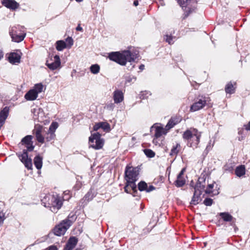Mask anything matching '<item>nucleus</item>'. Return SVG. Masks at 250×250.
<instances>
[{"mask_svg": "<svg viewBox=\"0 0 250 250\" xmlns=\"http://www.w3.org/2000/svg\"><path fill=\"white\" fill-rule=\"evenodd\" d=\"M138 53L136 51L132 52L129 50H125L122 53L112 52L109 55V58L121 65H125L127 62L134 61L138 58Z\"/></svg>", "mask_w": 250, "mask_h": 250, "instance_id": "1", "label": "nucleus"}, {"mask_svg": "<svg viewBox=\"0 0 250 250\" xmlns=\"http://www.w3.org/2000/svg\"><path fill=\"white\" fill-rule=\"evenodd\" d=\"M201 133L196 129L186 130L183 134L184 139L188 141V145L193 148H196L200 142Z\"/></svg>", "mask_w": 250, "mask_h": 250, "instance_id": "2", "label": "nucleus"}, {"mask_svg": "<svg viewBox=\"0 0 250 250\" xmlns=\"http://www.w3.org/2000/svg\"><path fill=\"white\" fill-rule=\"evenodd\" d=\"M138 170L136 168L127 167L125 171V179L127 183L134 192L136 191L135 182L138 180Z\"/></svg>", "mask_w": 250, "mask_h": 250, "instance_id": "3", "label": "nucleus"}, {"mask_svg": "<svg viewBox=\"0 0 250 250\" xmlns=\"http://www.w3.org/2000/svg\"><path fill=\"white\" fill-rule=\"evenodd\" d=\"M76 219L75 215L68 216V219L63 220L59 225L54 229V233L57 236H61L64 234L66 230L72 225L73 221Z\"/></svg>", "mask_w": 250, "mask_h": 250, "instance_id": "4", "label": "nucleus"}, {"mask_svg": "<svg viewBox=\"0 0 250 250\" xmlns=\"http://www.w3.org/2000/svg\"><path fill=\"white\" fill-rule=\"evenodd\" d=\"M200 178L199 179L198 182L196 184L194 188V193L191 201L190 204L193 205L198 204L201 200L203 196H201L202 192L204 190L205 186L201 184Z\"/></svg>", "mask_w": 250, "mask_h": 250, "instance_id": "5", "label": "nucleus"}, {"mask_svg": "<svg viewBox=\"0 0 250 250\" xmlns=\"http://www.w3.org/2000/svg\"><path fill=\"white\" fill-rule=\"evenodd\" d=\"M90 147L95 149H101L104 145V141L101 138V134L99 133L92 134L89 138Z\"/></svg>", "mask_w": 250, "mask_h": 250, "instance_id": "6", "label": "nucleus"}, {"mask_svg": "<svg viewBox=\"0 0 250 250\" xmlns=\"http://www.w3.org/2000/svg\"><path fill=\"white\" fill-rule=\"evenodd\" d=\"M209 101L210 99L209 97H201L200 98H198L190 106V110L192 112L199 110L208 104Z\"/></svg>", "mask_w": 250, "mask_h": 250, "instance_id": "7", "label": "nucleus"}, {"mask_svg": "<svg viewBox=\"0 0 250 250\" xmlns=\"http://www.w3.org/2000/svg\"><path fill=\"white\" fill-rule=\"evenodd\" d=\"M61 64V60L58 55L50 56L46 62V65L52 70L59 68Z\"/></svg>", "mask_w": 250, "mask_h": 250, "instance_id": "8", "label": "nucleus"}, {"mask_svg": "<svg viewBox=\"0 0 250 250\" xmlns=\"http://www.w3.org/2000/svg\"><path fill=\"white\" fill-rule=\"evenodd\" d=\"M51 203H48V205H44L45 207H50L52 212H57L62 207V202L60 197L58 196H53L51 197Z\"/></svg>", "mask_w": 250, "mask_h": 250, "instance_id": "9", "label": "nucleus"}, {"mask_svg": "<svg viewBox=\"0 0 250 250\" xmlns=\"http://www.w3.org/2000/svg\"><path fill=\"white\" fill-rule=\"evenodd\" d=\"M150 131L154 132V137L158 138L163 135H166L167 133L166 128L164 127L161 125L154 124L150 128Z\"/></svg>", "mask_w": 250, "mask_h": 250, "instance_id": "10", "label": "nucleus"}, {"mask_svg": "<svg viewBox=\"0 0 250 250\" xmlns=\"http://www.w3.org/2000/svg\"><path fill=\"white\" fill-rule=\"evenodd\" d=\"M9 33L12 41L17 42H19L22 41L25 37V35L20 34L17 30V27L16 26H14L11 28L9 31Z\"/></svg>", "mask_w": 250, "mask_h": 250, "instance_id": "11", "label": "nucleus"}, {"mask_svg": "<svg viewBox=\"0 0 250 250\" xmlns=\"http://www.w3.org/2000/svg\"><path fill=\"white\" fill-rule=\"evenodd\" d=\"M19 157L21 161L24 164V166L28 169H31L32 167L31 159L28 158L27 150H24L21 155H19Z\"/></svg>", "mask_w": 250, "mask_h": 250, "instance_id": "12", "label": "nucleus"}, {"mask_svg": "<svg viewBox=\"0 0 250 250\" xmlns=\"http://www.w3.org/2000/svg\"><path fill=\"white\" fill-rule=\"evenodd\" d=\"M34 132L37 141L40 143H43L44 142V138L42 134H44L45 131L43 128V127L40 125L36 126Z\"/></svg>", "mask_w": 250, "mask_h": 250, "instance_id": "13", "label": "nucleus"}, {"mask_svg": "<svg viewBox=\"0 0 250 250\" xmlns=\"http://www.w3.org/2000/svg\"><path fill=\"white\" fill-rule=\"evenodd\" d=\"M21 52L11 53L8 57L9 62L12 64L20 63L21 58Z\"/></svg>", "mask_w": 250, "mask_h": 250, "instance_id": "14", "label": "nucleus"}, {"mask_svg": "<svg viewBox=\"0 0 250 250\" xmlns=\"http://www.w3.org/2000/svg\"><path fill=\"white\" fill-rule=\"evenodd\" d=\"M32 139V136L31 135H27L24 137L21 140L22 144L25 145L27 150L30 151L33 150L34 148V146L31 143Z\"/></svg>", "mask_w": 250, "mask_h": 250, "instance_id": "15", "label": "nucleus"}, {"mask_svg": "<svg viewBox=\"0 0 250 250\" xmlns=\"http://www.w3.org/2000/svg\"><path fill=\"white\" fill-rule=\"evenodd\" d=\"M185 171V169L183 168L177 176V180L175 181V186L177 187H182L185 184L186 181L183 178Z\"/></svg>", "mask_w": 250, "mask_h": 250, "instance_id": "16", "label": "nucleus"}, {"mask_svg": "<svg viewBox=\"0 0 250 250\" xmlns=\"http://www.w3.org/2000/svg\"><path fill=\"white\" fill-rule=\"evenodd\" d=\"M2 3L5 7L13 10L17 8L19 5L14 0H3Z\"/></svg>", "mask_w": 250, "mask_h": 250, "instance_id": "17", "label": "nucleus"}, {"mask_svg": "<svg viewBox=\"0 0 250 250\" xmlns=\"http://www.w3.org/2000/svg\"><path fill=\"white\" fill-rule=\"evenodd\" d=\"M138 188L140 191L145 190L147 192H150L155 189L154 187L152 185H150L148 187L147 184L144 181H142L139 183Z\"/></svg>", "mask_w": 250, "mask_h": 250, "instance_id": "18", "label": "nucleus"}, {"mask_svg": "<svg viewBox=\"0 0 250 250\" xmlns=\"http://www.w3.org/2000/svg\"><path fill=\"white\" fill-rule=\"evenodd\" d=\"M113 99L116 104L122 102L124 100L123 93L119 90L115 91L113 93Z\"/></svg>", "mask_w": 250, "mask_h": 250, "instance_id": "19", "label": "nucleus"}, {"mask_svg": "<svg viewBox=\"0 0 250 250\" xmlns=\"http://www.w3.org/2000/svg\"><path fill=\"white\" fill-rule=\"evenodd\" d=\"M77 243V239L74 237H71L63 250H72L74 248Z\"/></svg>", "mask_w": 250, "mask_h": 250, "instance_id": "20", "label": "nucleus"}, {"mask_svg": "<svg viewBox=\"0 0 250 250\" xmlns=\"http://www.w3.org/2000/svg\"><path fill=\"white\" fill-rule=\"evenodd\" d=\"M38 96L34 90L32 88L25 94L24 97L28 101H34L37 98Z\"/></svg>", "mask_w": 250, "mask_h": 250, "instance_id": "21", "label": "nucleus"}, {"mask_svg": "<svg viewBox=\"0 0 250 250\" xmlns=\"http://www.w3.org/2000/svg\"><path fill=\"white\" fill-rule=\"evenodd\" d=\"M235 174L238 177H241L245 174L246 169L244 165H241L240 166L237 167L235 171Z\"/></svg>", "mask_w": 250, "mask_h": 250, "instance_id": "22", "label": "nucleus"}, {"mask_svg": "<svg viewBox=\"0 0 250 250\" xmlns=\"http://www.w3.org/2000/svg\"><path fill=\"white\" fill-rule=\"evenodd\" d=\"M181 149V146L180 144L176 143L172 146V148L171 149V151L170 152V155L171 156H176L179 153Z\"/></svg>", "mask_w": 250, "mask_h": 250, "instance_id": "23", "label": "nucleus"}, {"mask_svg": "<svg viewBox=\"0 0 250 250\" xmlns=\"http://www.w3.org/2000/svg\"><path fill=\"white\" fill-rule=\"evenodd\" d=\"M34 163L37 169H40L42 168V158L40 156H37L35 157L34 160Z\"/></svg>", "mask_w": 250, "mask_h": 250, "instance_id": "24", "label": "nucleus"}, {"mask_svg": "<svg viewBox=\"0 0 250 250\" xmlns=\"http://www.w3.org/2000/svg\"><path fill=\"white\" fill-rule=\"evenodd\" d=\"M67 47L66 43L63 41H58L56 42V49L58 51H62Z\"/></svg>", "mask_w": 250, "mask_h": 250, "instance_id": "25", "label": "nucleus"}, {"mask_svg": "<svg viewBox=\"0 0 250 250\" xmlns=\"http://www.w3.org/2000/svg\"><path fill=\"white\" fill-rule=\"evenodd\" d=\"M219 215L222 217L224 221L229 222L231 221L233 217L228 212H221Z\"/></svg>", "mask_w": 250, "mask_h": 250, "instance_id": "26", "label": "nucleus"}, {"mask_svg": "<svg viewBox=\"0 0 250 250\" xmlns=\"http://www.w3.org/2000/svg\"><path fill=\"white\" fill-rule=\"evenodd\" d=\"M44 86L42 83H39L36 84L33 89L38 96V94L43 91Z\"/></svg>", "mask_w": 250, "mask_h": 250, "instance_id": "27", "label": "nucleus"}, {"mask_svg": "<svg viewBox=\"0 0 250 250\" xmlns=\"http://www.w3.org/2000/svg\"><path fill=\"white\" fill-rule=\"evenodd\" d=\"M225 91L227 93H233L235 91V87L231 83H229L226 86Z\"/></svg>", "mask_w": 250, "mask_h": 250, "instance_id": "28", "label": "nucleus"}, {"mask_svg": "<svg viewBox=\"0 0 250 250\" xmlns=\"http://www.w3.org/2000/svg\"><path fill=\"white\" fill-rule=\"evenodd\" d=\"M178 121H176L175 119H171L169 121L166 126H165V128L168 131L170 128H172L175 125H176Z\"/></svg>", "mask_w": 250, "mask_h": 250, "instance_id": "29", "label": "nucleus"}, {"mask_svg": "<svg viewBox=\"0 0 250 250\" xmlns=\"http://www.w3.org/2000/svg\"><path fill=\"white\" fill-rule=\"evenodd\" d=\"M100 67L97 64H92L90 67V70L93 74H97L100 72Z\"/></svg>", "mask_w": 250, "mask_h": 250, "instance_id": "30", "label": "nucleus"}, {"mask_svg": "<svg viewBox=\"0 0 250 250\" xmlns=\"http://www.w3.org/2000/svg\"><path fill=\"white\" fill-rule=\"evenodd\" d=\"M8 112L9 108L8 107H5L0 112V118L2 117L6 119L8 115Z\"/></svg>", "mask_w": 250, "mask_h": 250, "instance_id": "31", "label": "nucleus"}, {"mask_svg": "<svg viewBox=\"0 0 250 250\" xmlns=\"http://www.w3.org/2000/svg\"><path fill=\"white\" fill-rule=\"evenodd\" d=\"M58 126V125L56 122H53L50 125L48 131L51 134H52L55 131V130L57 128Z\"/></svg>", "mask_w": 250, "mask_h": 250, "instance_id": "32", "label": "nucleus"}, {"mask_svg": "<svg viewBox=\"0 0 250 250\" xmlns=\"http://www.w3.org/2000/svg\"><path fill=\"white\" fill-rule=\"evenodd\" d=\"M101 128H102L104 131L108 132L110 130V126L108 124L104 122H101Z\"/></svg>", "mask_w": 250, "mask_h": 250, "instance_id": "33", "label": "nucleus"}, {"mask_svg": "<svg viewBox=\"0 0 250 250\" xmlns=\"http://www.w3.org/2000/svg\"><path fill=\"white\" fill-rule=\"evenodd\" d=\"M126 83H134L136 80V78L131 75L125 76Z\"/></svg>", "mask_w": 250, "mask_h": 250, "instance_id": "34", "label": "nucleus"}, {"mask_svg": "<svg viewBox=\"0 0 250 250\" xmlns=\"http://www.w3.org/2000/svg\"><path fill=\"white\" fill-rule=\"evenodd\" d=\"M144 152L147 157L150 158H152L155 156V153L150 149H145Z\"/></svg>", "mask_w": 250, "mask_h": 250, "instance_id": "35", "label": "nucleus"}, {"mask_svg": "<svg viewBox=\"0 0 250 250\" xmlns=\"http://www.w3.org/2000/svg\"><path fill=\"white\" fill-rule=\"evenodd\" d=\"M67 47H68L69 48H71V46L73 44V40L72 38L71 37H68L66 39V42Z\"/></svg>", "mask_w": 250, "mask_h": 250, "instance_id": "36", "label": "nucleus"}, {"mask_svg": "<svg viewBox=\"0 0 250 250\" xmlns=\"http://www.w3.org/2000/svg\"><path fill=\"white\" fill-rule=\"evenodd\" d=\"M173 39L174 38L173 37L168 35H166L165 38L166 41L169 44H172L173 43Z\"/></svg>", "mask_w": 250, "mask_h": 250, "instance_id": "37", "label": "nucleus"}, {"mask_svg": "<svg viewBox=\"0 0 250 250\" xmlns=\"http://www.w3.org/2000/svg\"><path fill=\"white\" fill-rule=\"evenodd\" d=\"M213 187L214 184H208L207 188L206 190L204 189V191H205L206 193H210L212 192V189Z\"/></svg>", "mask_w": 250, "mask_h": 250, "instance_id": "38", "label": "nucleus"}, {"mask_svg": "<svg viewBox=\"0 0 250 250\" xmlns=\"http://www.w3.org/2000/svg\"><path fill=\"white\" fill-rule=\"evenodd\" d=\"M212 200L210 198H206L204 201V204L207 206H211L212 204Z\"/></svg>", "mask_w": 250, "mask_h": 250, "instance_id": "39", "label": "nucleus"}, {"mask_svg": "<svg viewBox=\"0 0 250 250\" xmlns=\"http://www.w3.org/2000/svg\"><path fill=\"white\" fill-rule=\"evenodd\" d=\"M4 219V214L3 213H0V226L2 224Z\"/></svg>", "mask_w": 250, "mask_h": 250, "instance_id": "40", "label": "nucleus"}, {"mask_svg": "<svg viewBox=\"0 0 250 250\" xmlns=\"http://www.w3.org/2000/svg\"><path fill=\"white\" fill-rule=\"evenodd\" d=\"M101 123H99L97 124H96L94 127H93V129L95 131H97L99 129L101 128Z\"/></svg>", "mask_w": 250, "mask_h": 250, "instance_id": "41", "label": "nucleus"}, {"mask_svg": "<svg viewBox=\"0 0 250 250\" xmlns=\"http://www.w3.org/2000/svg\"><path fill=\"white\" fill-rule=\"evenodd\" d=\"M130 188L131 189V188L129 186V183H127L125 187V191L127 193H129L130 191Z\"/></svg>", "mask_w": 250, "mask_h": 250, "instance_id": "42", "label": "nucleus"}, {"mask_svg": "<svg viewBox=\"0 0 250 250\" xmlns=\"http://www.w3.org/2000/svg\"><path fill=\"white\" fill-rule=\"evenodd\" d=\"M6 119L4 118L3 117H1L0 118V128L2 126L3 124L5 122Z\"/></svg>", "mask_w": 250, "mask_h": 250, "instance_id": "43", "label": "nucleus"}, {"mask_svg": "<svg viewBox=\"0 0 250 250\" xmlns=\"http://www.w3.org/2000/svg\"><path fill=\"white\" fill-rule=\"evenodd\" d=\"M157 139L158 138H156L155 137H154V138L153 139V143L154 144H155V145H159V143L157 141Z\"/></svg>", "mask_w": 250, "mask_h": 250, "instance_id": "44", "label": "nucleus"}, {"mask_svg": "<svg viewBox=\"0 0 250 250\" xmlns=\"http://www.w3.org/2000/svg\"><path fill=\"white\" fill-rule=\"evenodd\" d=\"M57 250V247L56 246H51L49 247L48 250Z\"/></svg>", "mask_w": 250, "mask_h": 250, "instance_id": "45", "label": "nucleus"}, {"mask_svg": "<svg viewBox=\"0 0 250 250\" xmlns=\"http://www.w3.org/2000/svg\"><path fill=\"white\" fill-rule=\"evenodd\" d=\"M245 128L247 130H250V121L247 125H245Z\"/></svg>", "mask_w": 250, "mask_h": 250, "instance_id": "46", "label": "nucleus"}, {"mask_svg": "<svg viewBox=\"0 0 250 250\" xmlns=\"http://www.w3.org/2000/svg\"><path fill=\"white\" fill-rule=\"evenodd\" d=\"M76 30L77 31H82L83 30V28L82 27H81L80 25H78L77 28H76Z\"/></svg>", "mask_w": 250, "mask_h": 250, "instance_id": "47", "label": "nucleus"}, {"mask_svg": "<svg viewBox=\"0 0 250 250\" xmlns=\"http://www.w3.org/2000/svg\"><path fill=\"white\" fill-rule=\"evenodd\" d=\"M133 4H134V6H138V4H139L138 1V0H135V1H134Z\"/></svg>", "mask_w": 250, "mask_h": 250, "instance_id": "48", "label": "nucleus"}, {"mask_svg": "<svg viewBox=\"0 0 250 250\" xmlns=\"http://www.w3.org/2000/svg\"><path fill=\"white\" fill-rule=\"evenodd\" d=\"M3 54L2 51H0V60L3 58Z\"/></svg>", "mask_w": 250, "mask_h": 250, "instance_id": "49", "label": "nucleus"}, {"mask_svg": "<svg viewBox=\"0 0 250 250\" xmlns=\"http://www.w3.org/2000/svg\"><path fill=\"white\" fill-rule=\"evenodd\" d=\"M144 67H145L144 65L142 64V65H141L140 66V69L141 70H143V69H144Z\"/></svg>", "mask_w": 250, "mask_h": 250, "instance_id": "50", "label": "nucleus"}, {"mask_svg": "<svg viewBox=\"0 0 250 250\" xmlns=\"http://www.w3.org/2000/svg\"><path fill=\"white\" fill-rule=\"evenodd\" d=\"M76 0L78 2H81V1H83V0Z\"/></svg>", "mask_w": 250, "mask_h": 250, "instance_id": "51", "label": "nucleus"}, {"mask_svg": "<svg viewBox=\"0 0 250 250\" xmlns=\"http://www.w3.org/2000/svg\"><path fill=\"white\" fill-rule=\"evenodd\" d=\"M45 199H46V198H44V199L43 200H42V202H43V203H44V202H43V201H44V200H45Z\"/></svg>", "mask_w": 250, "mask_h": 250, "instance_id": "52", "label": "nucleus"}]
</instances>
